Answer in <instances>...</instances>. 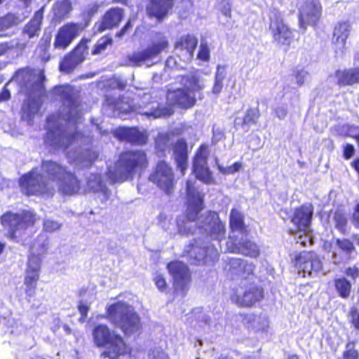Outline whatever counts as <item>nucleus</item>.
Returning <instances> with one entry per match:
<instances>
[{
    "label": "nucleus",
    "instance_id": "obj_1",
    "mask_svg": "<svg viewBox=\"0 0 359 359\" xmlns=\"http://www.w3.org/2000/svg\"><path fill=\"white\" fill-rule=\"evenodd\" d=\"M149 159L145 150L128 149L118 156L116 168L109 172L114 183L132 180L135 175L141 176L149 168Z\"/></svg>",
    "mask_w": 359,
    "mask_h": 359
},
{
    "label": "nucleus",
    "instance_id": "obj_2",
    "mask_svg": "<svg viewBox=\"0 0 359 359\" xmlns=\"http://www.w3.org/2000/svg\"><path fill=\"white\" fill-rule=\"evenodd\" d=\"M105 316L111 325L118 327L126 336L139 333L142 330V325L139 314L123 301L108 306Z\"/></svg>",
    "mask_w": 359,
    "mask_h": 359
},
{
    "label": "nucleus",
    "instance_id": "obj_3",
    "mask_svg": "<svg viewBox=\"0 0 359 359\" xmlns=\"http://www.w3.org/2000/svg\"><path fill=\"white\" fill-rule=\"evenodd\" d=\"M92 336L95 346L108 348L101 353L102 358L117 359L121 355H131L132 349L128 346L123 338L111 332L105 324L96 325L92 330Z\"/></svg>",
    "mask_w": 359,
    "mask_h": 359
},
{
    "label": "nucleus",
    "instance_id": "obj_4",
    "mask_svg": "<svg viewBox=\"0 0 359 359\" xmlns=\"http://www.w3.org/2000/svg\"><path fill=\"white\" fill-rule=\"evenodd\" d=\"M36 214L30 210H22L20 212L8 210L0 217V223L6 231V237L12 241H18L29 227L36 222Z\"/></svg>",
    "mask_w": 359,
    "mask_h": 359
},
{
    "label": "nucleus",
    "instance_id": "obj_5",
    "mask_svg": "<svg viewBox=\"0 0 359 359\" xmlns=\"http://www.w3.org/2000/svg\"><path fill=\"white\" fill-rule=\"evenodd\" d=\"M186 211L184 219H177V224L179 233L184 235L191 233L189 229H186L184 224L186 222H196L199 217V214L204 208L203 194L200 193L194 187L191 180L186 182Z\"/></svg>",
    "mask_w": 359,
    "mask_h": 359
},
{
    "label": "nucleus",
    "instance_id": "obj_6",
    "mask_svg": "<svg viewBox=\"0 0 359 359\" xmlns=\"http://www.w3.org/2000/svg\"><path fill=\"white\" fill-rule=\"evenodd\" d=\"M148 180L167 196H171L175 191L177 179L173 168L165 160H159L156 163Z\"/></svg>",
    "mask_w": 359,
    "mask_h": 359
},
{
    "label": "nucleus",
    "instance_id": "obj_7",
    "mask_svg": "<svg viewBox=\"0 0 359 359\" xmlns=\"http://www.w3.org/2000/svg\"><path fill=\"white\" fill-rule=\"evenodd\" d=\"M169 40L163 32H158L154 34L151 43L145 49L134 52L129 56V61L134 66H139L142 63L154 58L163 52H166L169 48Z\"/></svg>",
    "mask_w": 359,
    "mask_h": 359
},
{
    "label": "nucleus",
    "instance_id": "obj_8",
    "mask_svg": "<svg viewBox=\"0 0 359 359\" xmlns=\"http://www.w3.org/2000/svg\"><path fill=\"white\" fill-rule=\"evenodd\" d=\"M208 146L203 144L197 149L193 158L192 171L195 177L206 184H215V180L208 164Z\"/></svg>",
    "mask_w": 359,
    "mask_h": 359
},
{
    "label": "nucleus",
    "instance_id": "obj_9",
    "mask_svg": "<svg viewBox=\"0 0 359 359\" xmlns=\"http://www.w3.org/2000/svg\"><path fill=\"white\" fill-rule=\"evenodd\" d=\"M85 26L79 22H67L60 27L55 34L53 47L66 50L84 31Z\"/></svg>",
    "mask_w": 359,
    "mask_h": 359
},
{
    "label": "nucleus",
    "instance_id": "obj_10",
    "mask_svg": "<svg viewBox=\"0 0 359 359\" xmlns=\"http://www.w3.org/2000/svg\"><path fill=\"white\" fill-rule=\"evenodd\" d=\"M269 30L273 41L279 46L289 47L294 41V30L284 22L279 13L270 18Z\"/></svg>",
    "mask_w": 359,
    "mask_h": 359
},
{
    "label": "nucleus",
    "instance_id": "obj_11",
    "mask_svg": "<svg viewBox=\"0 0 359 359\" xmlns=\"http://www.w3.org/2000/svg\"><path fill=\"white\" fill-rule=\"evenodd\" d=\"M323 6L320 0H303L298 8V19L302 27H316L322 16Z\"/></svg>",
    "mask_w": 359,
    "mask_h": 359
},
{
    "label": "nucleus",
    "instance_id": "obj_12",
    "mask_svg": "<svg viewBox=\"0 0 359 359\" xmlns=\"http://www.w3.org/2000/svg\"><path fill=\"white\" fill-rule=\"evenodd\" d=\"M293 264L304 276H311L323 269V262L320 257L313 251H302L297 254Z\"/></svg>",
    "mask_w": 359,
    "mask_h": 359
},
{
    "label": "nucleus",
    "instance_id": "obj_13",
    "mask_svg": "<svg viewBox=\"0 0 359 359\" xmlns=\"http://www.w3.org/2000/svg\"><path fill=\"white\" fill-rule=\"evenodd\" d=\"M212 254L216 255V251L208 247L200 246L194 239L192 243L185 247L182 255L187 258L190 264L201 266L213 263L215 259Z\"/></svg>",
    "mask_w": 359,
    "mask_h": 359
},
{
    "label": "nucleus",
    "instance_id": "obj_14",
    "mask_svg": "<svg viewBox=\"0 0 359 359\" xmlns=\"http://www.w3.org/2000/svg\"><path fill=\"white\" fill-rule=\"evenodd\" d=\"M89 39L82 38L75 47L67 53L60 62V69L66 73L72 72L86 59Z\"/></svg>",
    "mask_w": 359,
    "mask_h": 359
},
{
    "label": "nucleus",
    "instance_id": "obj_15",
    "mask_svg": "<svg viewBox=\"0 0 359 359\" xmlns=\"http://www.w3.org/2000/svg\"><path fill=\"white\" fill-rule=\"evenodd\" d=\"M177 0H147L145 13L148 18L157 24L165 21L172 13Z\"/></svg>",
    "mask_w": 359,
    "mask_h": 359
},
{
    "label": "nucleus",
    "instance_id": "obj_16",
    "mask_svg": "<svg viewBox=\"0 0 359 359\" xmlns=\"http://www.w3.org/2000/svg\"><path fill=\"white\" fill-rule=\"evenodd\" d=\"M125 15L123 8L115 6L108 8L100 19L93 27V33L95 35L100 34L107 29H113L119 26Z\"/></svg>",
    "mask_w": 359,
    "mask_h": 359
},
{
    "label": "nucleus",
    "instance_id": "obj_17",
    "mask_svg": "<svg viewBox=\"0 0 359 359\" xmlns=\"http://www.w3.org/2000/svg\"><path fill=\"white\" fill-rule=\"evenodd\" d=\"M40 258L36 255H29L24 279L25 292L27 298H32L35 295L37 283L40 278Z\"/></svg>",
    "mask_w": 359,
    "mask_h": 359
},
{
    "label": "nucleus",
    "instance_id": "obj_18",
    "mask_svg": "<svg viewBox=\"0 0 359 359\" xmlns=\"http://www.w3.org/2000/svg\"><path fill=\"white\" fill-rule=\"evenodd\" d=\"M313 212L314 207L311 203H305L294 208L291 221L297 231L304 233L310 231Z\"/></svg>",
    "mask_w": 359,
    "mask_h": 359
},
{
    "label": "nucleus",
    "instance_id": "obj_19",
    "mask_svg": "<svg viewBox=\"0 0 359 359\" xmlns=\"http://www.w3.org/2000/svg\"><path fill=\"white\" fill-rule=\"evenodd\" d=\"M264 289L255 283L244 286L243 293L236 292L233 294L236 304L241 306L251 307L264 299Z\"/></svg>",
    "mask_w": 359,
    "mask_h": 359
},
{
    "label": "nucleus",
    "instance_id": "obj_20",
    "mask_svg": "<svg viewBox=\"0 0 359 359\" xmlns=\"http://www.w3.org/2000/svg\"><path fill=\"white\" fill-rule=\"evenodd\" d=\"M113 135L118 140L133 145L142 146L148 141L147 135L137 127L119 126L114 130Z\"/></svg>",
    "mask_w": 359,
    "mask_h": 359
},
{
    "label": "nucleus",
    "instance_id": "obj_21",
    "mask_svg": "<svg viewBox=\"0 0 359 359\" xmlns=\"http://www.w3.org/2000/svg\"><path fill=\"white\" fill-rule=\"evenodd\" d=\"M18 183L22 193L27 196L42 193L43 185L36 168L21 175Z\"/></svg>",
    "mask_w": 359,
    "mask_h": 359
},
{
    "label": "nucleus",
    "instance_id": "obj_22",
    "mask_svg": "<svg viewBox=\"0 0 359 359\" xmlns=\"http://www.w3.org/2000/svg\"><path fill=\"white\" fill-rule=\"evenodd\" d=\"M82 137L83 134L80 131H74L67 135H56L55 131L50 130L46 133L44 141L55 149L66 150Z\"/></svg>",
    "mask_w": 359,
    "mask_h": 359
},
{
    "label": "nucleus",
    "instance_id": "obj_23",
    "mask_svg": "<svg viewBox=\"0 0 359 359\" xmlns=\"http://www.w3.org/2000/svg\"><path fill=\"white\" fill-rule=\"evenodd\" d=\"M225 268L232 278L238 277L245 280L254 274L255 266L243 259L232 257L226 260Z\"/></svg>",
    "mask_w": 359,
    "mask_h": 359
},
{
    "label": "nucleus",
    "instance_id": "obj_24",
    "mask_svg": "<svg viewBox=\"0 0 359 359\" xmlns=\"http://www.w3.org/2000/svg\"><path fill=\"white\" fill-rule=\"evenodd\" d=\"M172 158L176 168L183 176L188 168V144L184 138H179L172 144Z\"/></svg>",
    "mask_w": 359,
    "mask_h": 359
},
{
    "label": "nucleus",
    "instance_id": "obj_25",
    "mask_svg": "<svg viewBox=\"0 0 359 359\" xmlns=\"http://www.w3.org/2000/svg\"><path fill=\"white\" fill-rule=\"evenodd\" d=\"M81 189V181L70 170H67L57 182L58 191L64 196L76 195Z\"/></svg>",
    "mask_w": 359,
    "mask_h": 359
},
{
    "label": "nucleus",
    "instance_id": "obj_26",
    "mask_svg": "<svg viewBox=\"0 0 359 359\" xmlns=\"http://www.w3.org/2000/svg\"><path fill=\"white\" fill-rule=\"evenodd\" d=\"M203 223L209 227V234L212 239L220 241L225 238V224L220 220L218 212L208 211Z\"/></svg>",
    "mask_w": 359,
    "mask_h": 359
},
{
    "label": "nucleus",
    "instance_id": "obj_27",
    "mask_svg": "<svg viewBox=\"0 0 359 359\" xmlns=\"http://www.w3.org/2000/svg\"><path fill=\"white\" fill-rule=\"evenodd\" d=\"M168 270L181 288H184L191 282V273L187 265L182 262L172 261L168 264Z\"/></svg>",
    "mask_w": 359,
    "mask_h": 359
},
{
    "label": "nucleus",
    "instance_id": "obj_28",
    "mask_svg": "<svg viewBox=\"0 0 359 359\" xmlns=\"http://www.w3.org/2000/svg\"><path fill=\"white\" fill-rule=\"evenodd\" d=\"M351 25L346 21L339 22L333 29L332 43L335 46V53H344L346 49V41L349 36Z\"/></svg>",
    "mask_w": 359,
    "mask_h": 359
},
{
    "label": "nucleus",
    "instance_id": "obj_29",
    "mask_svg": "<svg viewBox=\"0 0 359 359\" xmlns=\"http://www.w3.org/2000/svg\"><path fill=\"white\" fill-rule=\"evenodd\" d=\"M229 249L232 253L241 254L251 258H257L260 254L257 245L248 238L231 242Z\"/></svg>",
    "mask_w": 359,
    "mask_h": 359
},
{
    "label": "nucleus",
    "instance_id": "obj_30",
    "mask_svg": "<svg viewBox=\"0 0 359 359\" xmlns=\"http://www.w3.org/2000/svg\"><path fill=\"white\" fill-rule=\"evenodd\" d=\"M337 85L341 88L359 83V67L337 69L334 72Z\"/></svg>",
    "mask_w": 359,
    "mask_h": 359
},
{
    "label": "nucleus",
    "instance_id": "obj_31",
    "mask_svg": "<svg viewBox=\"0 0 359 359\" xmlns=\"http://www.w3.org/2000/svg\"><path fill=\"white\" fill-rule=\"evenodd\" d=\"M43 19V8L35 11L31 19L25 25L22 35L25 39H30L39 36Z\"/></svg>",
    "mask_w": 359,
    "mask_h": 359
},
{
    "label": "nucleus",
    "instance_id": "obj_32",
    "mask_svg": "<svg viewBox=\"0 0 359 359\" xmlns=\"http://www.w3.org/2000/svg\"><path fill=\"white\" fill-rule=\"evenodd\" d=\"M73 9L71 0L56 1L52 6L53 21L55 23H60L69 18Z\"/></svg>",
    "mask_w": 359,
    "mask_h": 359
},
{
    "label": "nucleus",
    "instance_id": "obj_33",
    "mask_svg": "<svg viewBox=\"0 0 359 359\" xmlns=\"http://www.w3.org/2000/svg\"><path fill=\"white\" fill-rule=\"evenodd\" d=\"M170 101L181 109L193 107L196 102L195 97L191 95L187 90L177 88L171 92Z\"/></svg>",
    "mask_w": 359,
    "mask_h": 359
},
{
    "label": "nucleus",
    "instance_id": "obj_34",
    "mask_svg": "<svg viewBox=\"0 0 359 359\" xmlns=\"http://www.w3.org/2000/svg\"><path fill=\"white\" fill-rule=\"evenodd\" d=\"M41 168L50 181L57 182L68 170L65 166L52 160L42 161Z\"/></svg>",
    "mask_w": 359,
    "mask_h": 359
},
{
    "label": "nucleus",
    "instance_id": "obj_35",
    "mask_svg": "<svg viewBox=\"0 0 359 359\" xmlns=\"http://www.w3.org/2000/svg\"><path fill=\"white\" fill-rule=\"evenodd\" d=\"M229 227L232 232L238 231L243 235H248L250 233L245 223L243 213L236 208H232L230 211Z\"/></svg>",
    "mask_w": 359,
    "mask_h": 359
},
{
    "label": "nucleus",
    "instance_id": "obj_36",
    "mask_svg": "<svg viewBox=\"0 0 359 359\" xmlns=\"http://www.w3.org/2000/svg\"><path fill=\"white\" fill-rule=\"evenodd\" d=\"M198 45V39L191 34L181 36L177 39L174 48L180 51H185L189 56H193Z\"/></svg>",
    "mask_w": 359,
    "mask_h": 359
},
{
    "label": "nucleus",
    "instance_id": "obj_37",
    "mask_svg": "<svg viewBox=\"0 0 359 359\" xmlns=\"http://www.w3.org/2000/svg\"><path fill=\"white\" fill-rule=\"evenodd\" d=\"M54 93L59 96L62 102L69 107L74 105L75 98L73 89L69 85H57L53 88Z\"/></svg>",
    "mask_w": 359,
    "mask_h": 359
},
{
    "label": "nucleus",
    "instance_id": "obj_38",
    "mask_svg": "<svg viewBox=\"0 0 359 359\" xmlns=\"http://www.w3.org/2000/svg\"><path fill=\"white\" fill-rule=\"evenodd\" d=\"M174 110L170 107H165L163 104H158L156 107H152L149 110L142 111L141 114L147 118H158L161 117H168L173 114Z\"/></svg>",
    "mask_w": 359,
    "mask_h": 359
},
{
    "label": "nucleus",
    "instance_id": "obj_39",
    "mask_svg": "<svg viewBox=\"0 0 359 359\" xmlns=\"http://www.w3.org/2000/svg\"><path fill=\"white\" fill-rule=\"evenodd\" d=\"M334 287L339 296L343 299H347L351 292L352 285L346 278L341 277L334 280Z\"/></svg>",
    "mask_w": 359,
    "mask_h": 359
},
{
    "label": "nucleus",
    "instance_id": "obj_40",
    "mask_svg": "<svg viewBox=\"0 0 359 359\" xmlns=\"http://www.w3.org/2000/svg\"><path fill=\"white\" fill-rule=\"evenodd\" d=\"M334 241L339 252L346 256L350 257L355 251V245L349 238H337Z\"/></svg>",
    "mask_w": 359,
    "mask_h": 359
},
{
    "label": "nucleus",
    "instance_id": "obj_41",
    "mask_svg": "<svg viewBox=\"0 0 359 359\" xmlns=\"http://www.w3.org/2000/svg\"><path fill=\"white\" fill-rule=\"evenodd\" d=\"M225 66L217 65V71L215 75V81L212 88V93L215 95H218L221 93L223 88V81L226 77Z\"/></svg>",
    "mask_w": 359,
    "mask_h": 359
},
{
    "label": "nucleus",
    "instance_id": "obj_42",
    "mask_svg": "<svg viewBox=\"0 0 359 359\" xmlns=\"http://www.w3.org/2000/svg\"><path fill=\"white\" fill-rule=\"evenodd\" d=\"M36 111V102L34 99L26 100L21 108L22 118L25 120H30Z\"/></svg>",
    "mask_w": 359,
    "mask_h": 359
},
{
    "label": "nucleus",
    "instance_id": "obj_43",
    "mask_svg": "<svg viewBox=\"0 0 359 359\" xmlns=\"http://www.w3.org/2000/svg\"><path fill=\"white\" fill-rule=\"evenodd\" d=\"M356 342L355 340L347 341L339 359H359V350L355 348Z\"/></svg>",
    "mask_w": 359,
    "mask_h": 359
},
{
    "label": "nucleus",
    "instance_id": "obj_44",
    "mask_svg": "<svg viewBox=\"0 0 359 359\" xmlns=\"http://www.w3.org/2000/svg\"><path fill=\"white\" fill-rule=\"evenodd\" d=\"M46 76L44 70L41 69L37 74V80L32 84L31 88L29 90V94L41 93L45 89Z\"/></svg>",
    "mask_w": 359,
    "mask_h": 359
},
{
    "label": "nucleus",
    "instance_id": "obj_45",
    "mask_svg": "<svg viewBox=\"0 0 359 359\" xmlns=\"http://www.w3.org/2000/svg\"><path fill=\"white\" fill-rule=\"evenodd\" d=\"M19 22L18 17L13 13H7L0 17V30L7 29Z\"/></svg>",
    "mask_w": 359,
    "mask_h": 359
},
{
    "label": "nucleus",
    "instance_id": "obj_46",
    "mask_svg": "<svg viewBox=\"0 0 359 359\" xmlns=\"http://www.w3.org/2000/svg\"><path fill=\"white\" fill-rule=\"evenodd\" d=\"M334 221L335 222V227L342 234L347 233V224L348 219L344 213L337 212L334 216Z\"/></svg>",
    "mask_w": 359,
    "mask_h": 359
},
{
    "label": "nucleus",
    "instance_id": "obj_47",
    "mask_svg": "<svg viewBox=\"0 0 359 359\" xmlns=\"http://www.w3.org/2000/svg\"><path fill=\"white\" fill-rule=\"evenodd\" d=\"M113 39L109 35H104L102 36L97 43L94 45L93 49L92 50L93 55H97L101 52L106 50L107 46L111 45Z\"/></svg>",
    "mask_w": 359,
    "mask_h": 359
},
{
    "label": "nucleus",
    "instance_id": "obj_48",
    "mask_svg": "<svg viewBox=\"0 0 359 359\" xmlns=\"http://www.w3.org/2000/svg\"><path fill=\"white\" fill-rule=\"evenodd\" d=\"M259 117V113L258 110L251 108L248 109L243 118V124L248 126L256 124Z\"/></svg>",
    "mask_w": 359,
    "mask_h": 359
},
{
    "label": "nucleus",
    "instance_id": "obj_49",
    "mask_svg": "<svg viewBox=\"0 0 359 359\" xmlns=\"http://www.w3.org/2000/svg\"><path fill=\"white\" fill-rule=\"evenodd\" d=\"M180 83L184 85L189 84L192 90H199L202 89V86L199 85V79L196 76H182Z\"/></svg>",
    "mask_w": 359,
    "mask_h": 359
},
{
    "label": "nucleus",
    "instance_id": "obj_50",
    "mask_svg": "<svg viewBox=\"0 0 359 359\" xmlns=\"http://www.w3.org/2000/svg\"><path fill=\"white\" fill-rule=\"evenodd\" d=\"M62 224L53 219H45L43 222V231L46 233H53L60 229Z\"/></svg>",
    "mask_w": 359,
    "mask_h": 359
},
{
    "label": "nucleus",
    "instance_id": "obj_51",
    "mask_svg": "<svg viewBox=\"0 0 359 359\" xmlns=\"http://www.w3.org/2000/svg\"><path fill=\"white\" fill-rule=\"evenodd\" d=\"M198 60L203 62H208L210 58V49L206 43H201L197 53Z\"/></svg>",
    "mask_w": 359,
    "mask_h": 359
},
{
    "label": "nucleus",
    "instance_id": "obj_52",
    "mask_svg": "<svg viewBox=\"0 0 359 359\" xmlns=\"http://www.w3.org/2000/svg\"><path fill=\"white\" fill-rule=\"evenodd\" d=\"M241 166L242 165L240 162H235L227 168H224L221 165H217V169L223 175H230L238 172L241 169Z\"/></svg>",
    "mask_w": 359,
    "mask_h": 359
},
{
    "label": "nucleus",
    "instance_id": "obj_53",
    "mask_svg": "<svg viewBox=\"0 0 359 359\" xmlns=\"http://www.w3.org/2000/svg\"><path fill=\"white\" fill-rule=\"evenodd\" d=\"M50 46V37L48 36L47 41L44 44L41 45L40 48L43 53L41 55V60L43 62H46L50 60V55L48 53Z\"/></svg>",
    "mask_w": 359,
    "mask_h": 359
},
{
    "label": "nucleus",
    "instance_id": "obj_54",
    "mask_svg": "<svg viewBox=\"0 0 359 359\" xmlns=\"http://www.w3.org/2000/svg\"><path fill=\"white\" fill-rule=\"evenodd\" d=\"M350 323L356 330H359V313L355 307H352L349 311Z\"/></svg>",
    "mask_w": 359,
    "mask_h": 359
},
{
    "label": "nucleus",
    "instance_id": "obj_55",
    "mask_svg": "<svg viewBox=\"0 0 359 359\" xmlns=\"http://www.w3.org/2000/svg\"><path fill=\"white\" fill-rule=\"evenodd\" d=\"M343 157L346 160H348L353 157L355 154V147L351 143H346L342 147Z\"/></svg>",
    "mask_w": 359,
    "mask_h": 359
},
{
    "label": "nucleus",
    "instance_id": "obj_56",
    "mask_svg": "<svg viewBox=\"0 0 359 359\" xmlns=\"http://www.w3.org/2000/svg\"><path fill=\"white\" fill-rule=\"evenodd\" d=\"M78 311L81 315L80 320L81 321H84L87 317L88 313L90 310V306L84 304L82 301H80L77 306Z\"/></svg>",
    "mask_w": 359,
    "mask_h": 359
},
{
    "label": "nucleus",
    "instance_id": "obj_57",
    "mask_svg": "<svg viewBox=\"0 0 359 359\" xmlns=\"http://www.w3.org/2000/svg\"><path fill=\"white\" fill-rule=\"evenodd\" d=\"M308 74V72L304 70L296 71L294 76L296 79V83L299 86H302L304 84L305 77Z\"/></svg>",
    "mask_w": 359,
    "mask_h": 359
},
{
    "label": "nucleus",
    "instance_id": "obj_58",
    "mask_svg": "<svg viewBox=\"0 0 359 359\" xmlns=\"http://www.w3.org/2000/svg\"><path fill=\"white\" fill-rule=\"evenodd\" d=\"M132 20L129 19L126 23L123 25V27L116 33V37L121 38L123 37L130 29H132Z\"/></svg>",
    "mask_w": 359,
    "mask_h": 359
},
{
    "label": "nucleus",
    "instance_id": "obj_59",
    "mask_svg": "<svg viewBox=\"0 0 359 359\" xmlns=\"http://www.w3.org/2000/svg\"><path fill=\"white\" fill-rule=\"evenodd\" d=\"M156 286L161 291L166 288L167 284L165 278L162 275H156L154 278Z\"/></svg>",
    "mask_w": 359,
    "mask_h": 359
},
{
    "label": "nucleus",
    "instance_id": "obj_60",
    "mask_svg": "<svg viewBox=\"0 0 359 359\" xmlns=\"http://www.w3.org/2000/svg\"><path fill=\"white\" fill-rule=\"evenodd\" d=\"M345 273L346 276L351 277L353 280H355L359 276V269L355 266L353 267H348Z\"/></svg>",
    "mask_w": 359,
    "mask_h": 359
},
{
    "label": "nucleus",
    "instance_id": "obj_61",
    "mask_svg": "<svg viewBox=\"0 0 359 359\" xmlns=\"http://www.w3.org/2000/svg\"><path fill=\"white\" fill-rule=\"evenodd\" d=\"M11 99V93L6 85L0 91V102L8 101Z\"/></svg>",
    "mask_w": 359,
    "mask_h": 359
},
{
    "label": "nucleus",
    "instance_id": "obj_62",
    "mask_svg": "<svg viewBox=\"0 0 359 359\" xmlns=\"http://www.w3.org/2000/svg\"><path fill=\"white\" fill-rule=\"evenodd\" d=\"M353 222L356 228H359V203L354 208L352 215Z\"/></svg>",
    "mask_w": 359,
    "mask_h": 359
},
{
    "label": "nucleus",
    "instance_id": "obj_63",
    "mask_svg": "<svg viewBox=\"0 0 359 359\" xmlns=\"http://www.w3.org/2000/svg\"><path fill=\"white\" fill-rule=\"evenodd\" d=\"M276 116L280 118H284L287 115V110L283 107H278L275 109Z\"/></svg>",
    "mask_w": 359,
    "mask_h": 359
},
{
    "label": "nucleus",
    "instance_id": "obj_64",
    "mask_svg": "<svg viewBox=\"0 0 359 359\" xmlns=\"http://www.w3.org/2000/svg\"><path fill=\"white\" fill-rule=\"evenodd\" d=\"M99 8H100V6L97 3L93 4L88 8L87 14L88 15H93L98 11Z\"/></svg>",
    "mask_w": 359,
    "mask_h": 359
}]
</instances>
